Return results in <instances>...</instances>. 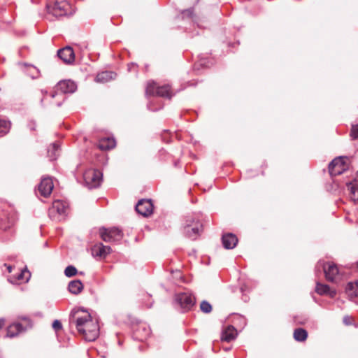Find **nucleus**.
<instances>
[{
	"instance_id": "nucleus-28",
	"label": "nucleus",
	"mask_w": 358,
	"mask_h": 358,
	"mask_svg": "<svg viewBox=\"0 0 358 358\" xmlns=\"http://www.w3.org/2000/svg\"><path fill=\"white\" fill-rule=\"evenodd\" d=\"M10 128V122L5 120H0V137L8 133Z\"/></svg>"
},
{
	"instance_id": "nucleus-5",
	"label": "nucleus",
	"mask_w": 358,
	"mask_h": 358,
	"mask_svg": "<svg viewBox=\"0 0 358 358\" xmlns=\"http://www.w3.org/2000/svg\"><path fill=\"white\" fill-rule=\"evenodd\" d=\"M49 13L55 17H62L73 14L71 5L66 0L55 1L47 6Z\"/></svg>"
},
{
	"instance_id": "nucleus-43",
	"label": "nucleus",
	"mask_w": 358,
	"mask_h": 358,
	"mask_svg": "<svg viewBox=\"0 0 358 358\" xmlns=\"http://www.w3.org/2000/svg\"><path fill=\"white\" fill-rule=\"evenodd\" d=\"M201 66H206V63L204 62H201L200 64Z\"/></svg>"
},
{
	"instance_id": "nucleus-32",
	"label": "nucleus",
	"mask_w": 358,
	"mask_h": 358,
	"mask_svg": "<svg viewBox=\"0 0 358 358\" xmlns=\"http://www.w3.org/2000/svg\"><path fill=\"white\" fill-rule=\"evenodd\" d=\"M350 137L354 140L358 138V124L352 125Z\"/></svg>"
},
{
	"instance_id": "nucleus-34",
	"label": "nucleus",
	"mask_w": 358,
	"mask_h": 358,
	"mask_svg": "<svg viewBox=\"0 0 358 358\" xmlns=\"http://www.w3.org/2000/svg\"><path fill=\"white\" fill-rule=\"evenodd\" d=\"M52 328L56 331H59L62 329V324L60 321L56 320L52 323Z\"/></svg>"
},
{
	"instance_id": "nucleus-14",
	"label": "nucleus",
	"mask_w": 358,
	"mask_h": 358,
	"mask_svg": "<svg viewBox=\"0 0 358 358\" xmlns=\"http://www.w3.org/2000/svg\"><path fill=\"white\" fill-rule=\"evenodd\" d=\"M111 251L110 246L104 245L102 243L95 244L92 248V255L99 258H105Z\"/></svg>"
},
{
	"instance_id": "nucleus-41",
	"label": "nucleus",
	"mask_w": 358,
	"mask_h": 358,
	"mask_svg": "<svg viewBox=\"0 0 358 358\" xmlns=\"http://www.w3.org/2000/svg\"><path fill=\"white\" fill-rule=\"evenodd\" d=\"M5 266H7V269H8V272L10 273L12 271V266L10 265L7 266L6 264H5Z\"/></svg>"
},
{
	"instance_id": "nucleus-4",
	"label": "nucleus",
	"mask_w": 358,
	"mask_h": 358,
	"mask_svg": "<svg viewBox=\"0 0 358 358\" xmlns=\"http://www.w3.org/2000/svg\"><path fill=\"white\" fill-rule=\"evenodd\" d=\"M77 89L76 84L71 80H62L59 81L55 86V90L52 93V98H55L56 96H62V101H58L56 105L59 107L62 106V101L64 100V95L65 94L73 93Z\"/></svg>"
},
{
	"instance_id": "nucleus-37",
	"label": "nucleus",
	"mask_w": 358,
	"mask_h": 358,
	"mask_svg": "<svg viewBox=\"0 0 358 358\" xmlns=\"http://www.w3.org/2000/svg\"><path fill=\"white\" fill-rule=\"evenodd\" d=\"M29 127L31 130H35L36 123L34 122H31L29 124Z\"/></svg>"
},
{
	"instance_id": "nucleus-44",
	"label": "nucleus",
	"mask_w": 358,
	"mask_h": 358,
	"mask_svg": "<svg viewBox=\"0 0 358 358\" xmlns=\"http://www.w3.org/2000/svg\"><path fill=\"white\" fill-rule=\"evenodd\" d=\"M43 99H41V104L43 103Z\"/></svg>"
},
{
	"instance_id": "nucleus-8",
	"label": "nucleus",
	"mask_w": 358,
	"mask_h": 358,
	"mask_svg": "<svg viewBox=\"0 0 358 358\" xmlns=\"http://www.w3.org/2000/svg\"><path fill=\"white\" fill-rule=\"evenodd\" d=\"M348 168L345 158L338 157L334 159L329 164V172L331 176L342 174Z\"/></svg>"
},
{
	"instance_id": "nucleus-6",
	"label": "nucleus",
	"mask_w": 358,
	"mask_h": 358,
	"mask_svg": "<svg viewBox=\"0 0 358 358\" xmlns=\"http://www.w3.org/2000/svg\"><path fill=\"white\" fill-rule=\"evenodd\" d=\"M175 301L183 311L190 310L196 303L194 296L188 292L176 294Z\"/></svg>"
},
{
	"instance_id": "nucleus-33",
	"label": "nucleus",
	"mask_w": 358,
	"mask_h": 358,
	"mask_svg": "<svg viewBox=\"0 0 358 358\" xmlns=\"http://www.w3.org/2000/svg\"><path fill=\"white\" fill-rule=\"evenodd\" d=\"M20 320H22L23 321H25L27 322L26 327L27 328H31L32 327V322L31 320L27 316H21L19 317Z\"/></svg>"
},
{
	"instance_id": "nucleus-22",
	"label": "nucleus",
	"mask_w": 358,
	"mask_h": 358,
	"mask_svg": "<svg viewBox=\"0 0 358 358\" xmlns=\"http://www.w3.org/2000/svg\"><path fill=\"white\" fill-rule=\"evenodd\" d=\"M346 294L351 299L358 296V280L350 282L345 287Z\"/></svg>"
},
{
	"instance_id": "nucleus-31",
	"label": "nucleus",
	"mask_w": 358,
	"mask_h": 358,
	"mask_svg": "<svg viewBox=\"0 0 358 358\" xmlns=\"http://www.w3.org/2000/svg\"><path fill=\"white\" fill-rule=\"evenodd\" d=\"M77 273V269L73 266H68L64 270V274L66 277H73Z\"/></svg>"
},
{
	"instance_id": "nucleus-1",
	"label": "nucleus",
	"mask_w": 358,
	"mask_h": 358,
	"mask_svg": "<svg viewBox=\"0 0 358 358\" xmlns=\"http://www.w3.org/2000/svg\"><path fill=\"white\" fill-rule=\"evenodd\" d=\"M70 324H75L78 331L87 341H93L99 334V326L91 315L83 308H73L69 315Z\"/></svg>"
},
{
	"instance_id": "nucleus-18",
	"label": "nucleus",
	"mask_w": 358,
	"mask_h": 358,
	"mask_svg": "<svg viewBox=\"0 0 358 358\" xmlns=\"http://www.w3.org/2000/svg\"><path fill=\"white\" fill-rule=\"evenodd\" d=\"M315 292L320 295H328L331 298H334L336 294L335 289H331L329 285L318 282L316 283Z\"/></svg>"
},
{
	"instance_id": "nucleus-7",
	"label": "nucleus",
	"mask_w": 358,
	"mask_h": 358,
	"mask_svg": "<svg viewBox=\"0 0 358 358\" xmlns=\"http://www.w3.org/2000/svg\"><path fill=\"white\" fill-rule=\"evenodd\" d=\"M148 95H157L162 97L170 99L171 97L170 87L168 85L159 86L153 81L149 82L145 90Z\"/></svg>"
},
{
	"instance_id": "nucleus-39",
	"label": "nucleus",
	"mask_w": 358,
	"mask_h": 358,
	"mask_svg": "<svg viewBox=\"0 0 358 358\" xmlns=\"http://www.w3.org/2000/svg\"><path fill=\"white\" fill-rule=\"evenodd\" d=\"M5 324V320L3 318H0V330L3 328Z\"/></svg>"
},
{
	"instance_id": "nucleus-21",
	"label": "nucleus",
	"mask_w": 358,
	"mask_h": 358,
	"mask_svg": "<svg viewBox=\"0 0 358 358\" xmlns=\"http://www.w3.org/2000/svg\"><path fill=\"white\" fill-rule=\"evenodd\" d=\"M68 289L71 294L76 295L83 289V285L80 280H74L69 283Z\"/></svg>"
},
{
	"instance_id": "nucleus-35",
	"label": "nucleus",
	"mask_w": 358,
	"mask_h": 358,
	"mask_svg": "<svg viewBox=\"0 0 358 358\" xmlns=\"http://www.w3.org/2000/svg\"><path fill=\"white\" fill-rule=\"evenodd\" d=\"M25 274H27V280H28L29 278L30 277V273L28 271H22L19 275H18V279L19 280H21V279H23L24 278V275Z\"/></svg>"
},
{
	"instance_id": "nucleus-42",
	"label": "nucleus",
	"mask_w": 358,
	"mask_h": 358,
	"mask_svg": "<svg viewBox=\"0 0 358 358\" xmlns=\"http://www.w3.org/2000/svg\"><path fill=\"white\" fill-rule=\"evenodd\" d=\"M188 15H192V11L191 10H187L185 11Z\"/></svg>"
},
{
	"instance_id": "nucleus-11",
	"label": "nucleus",
	"mask_w": 358,
	"mask_h": 358,
	"mask_svg": "<svg viewBox=\"0 0 358 358\" xmlns=\"http://www.w3.org/2000/svg\"><path fill=\"white\" fill-rule=\"evenodd\" d=\"M150 334V329L146 324H139L133 330V337L139 341H144Z\"/></svg>"
},
{
	"instance_id": "nucleus-9",
	"label": "nucleus",
	"mask_w": 358,
	"mask_h": 358,
	"mask_svg": "<svg viewBox=\"0 0 358 358\" xmlns=\"http://www.w3.org/2000/svg\"><path fill=\"white\" fill-rule=\"evenodd\" d=\"M101 176L102 174L99 171L89 170L85 173L84 178L90 188H96L100 185Z\"/></svg>"
},
{
	"instance_id": "nucleus-2",
	"label": "nucleus",
	"mask_w": 358,
	"mask_h": 358,
	"mask_svg": "<svg viewBox=\"0 0 358 358\" xmlns=\"http://www.w3.org/2000/svg\"><path fill=\"white\" fill-rule=\"evenodd\" d=\"M203 225L199 219L195 215H188L183 224V233L190 239L195 240L202 231Z\"/></svg>"
},
{
	"instance_id": "nucleus-24",
	"label": "nucleus",
	"mask_w": 358,
	"mask_h": 358,
	"mask_svg": "<svg viewBox=\"0 0 358 358\" xmlns=\"http://www.w3.org/2000/svg\"><path fill=\"white\" fill-rule=\"evenodd\" d=\"M59 155V145L57 143H54L48 150V156L50 160H55Z\"/></svg>"
},
{
	"instance_id": "nucleus-10",
	"label": "nucleus",
	"mask_w": 358,
	"mask_h": 358,
	"mask_svg": "<svg viewBox=\"0 0 358 358\" xmlns=\"http://www.w3.org/2000/svg\"><path fill=\"white\" fill-rule=\"evenodd\" d=\"M135 209L138 214L148 217L152 213L153 204L150 199H141L136 205Z\"/></svg>"
},
{
	"instance_id": "nucleus-12",
	"label": "nucleus",
	"mask_w": 358,
	"mask_h": 358,
	"mask_svg": "<svg viewBox=\"0 0 358 358\" xmlns=\"http://www.w3.org/2000/svg\"><path fill=\"white\" fill-rule=\"evenodd\" d=\"M54 188L52 180L50 177L43 178L38 185V191L41 196L48 197L50 195Z\"/></svg>"
},
{
	"instance_id": "nucleus-45",
	"label": "nucleus",
	"mask_w": 358,
	"mask_h": 358,
	"mask_svg": "<svg viewBox=\"0 0 358 358\" xmlns=\"http://www.w3.org/2000/svg\"><path fill=\"white\" fill-rule=\"evenodd\" d=\"M357 268H358V262H357Z\"/></svg>"
},
{
	"instance_id": "nucleus-38",
	"label": "nucleus",
	"mask_w": 358,
	"mask_h": 358,
	"mask_svg": "<svg viewBox=\"0 0 358 358\" xmlns=\"http://www.w3.org/2000/svg\"><path fill=\"white\" fill-rule=\"evenodd\" d=\"M8 222H9V224L8 226H6L4 227L1 226L0 227L3 229L4 230H6L7 229H8L10 227V225H12L13 224V220H12V221L9 220Z\"/></svg>"
},
{
	"instance_id": "nucleus-3",
	"label": "nucleus",
	"mask_w": 358,
	"mask_h": 358,
	"mask_svg": "<svg viewBox=\"0 0 358 358\" xmlns=\"http://www.w3.org/2000/svg\"><path fill=\"white\" fill-rule=\"evenodd\" d=\"M69 212L67 202L60 200L55 201L49 209V216L55 221L60 222L65 219Z\"/></svg>"
},
{
	"instance_id": "nucleus-25",
	"label": "nucleus",
	"mask_w": 358,
	"mask_h": 358,
	"mask_svg": "<svg viewBox=\"0 0 358 358\" xmlns=\"http://www.w3.org/2000/svg\"><path fill=\"white\" fill-rule=\"evenodd\" d=\"M114 73L111 71H103L96 75V80L100 83H106L113 78Z\"/></svg>"
},
{
	"instance_id": "nucleus-27",
	"label": "nucleus",
	"mask_w": 358,
	"mask_h": 358,
	"mask_svg": "<svg viewBox=\"0 0 358 358\" xmlns=\"http://www.w3.org/2000/svg\"><path fill=\"white\" fill-rule=\"evenodd\" d=\"M108 231L113 236V240L115 241H120L123 237V233L122 230L117 227H111L108 229Z\"/></svg>"
},
{
	"instance_id": "nucleus-20",
	"label": "nucleus",
	"mask_w": 358,
	"mask_h": 358,
	"mask_svg": "<svg viewBox=\"0 0 358 358\" xmlns=\"http://www.w3.org/2000/svg\"><path fill=\"white\" fill-rule=\"evenodd\" d=\"M115 141L113 138L106 137L101 138L98 144V148L101 150H107L115 147Z\"/></svg>"
},
{
	"instance_id": "nucleus-13",
	"label": "nucleus",
	"mask_w": 358,
	"mask_h": 358,
	"mask_svg": "<svg viewBox=\"0 0 358 358\" xmlns=\"http://www.w3.org/2000/svg\"><path fill=\"white\" fill-rule=\"evenodd\" d=\"M58 57L67 64H72L75 60V54L73 48L70 46H66L57 51Z\"/></svg>"
},
{
	"instance_id": "nucleus-36",
	"label": "nucleus",
	"mask_w": 358,
	"mask_h": 358,
	"mask_svg": "<svg viewBox=\"0 0 358 358\" xmlns=\"http://www.w3.org/2000/svg\"><path fill=\"white\" fill-rule=\"evenodd\" d=\"M127 69L129 71H136L137 65L135 63H130L127 65Z\"/></svg>"
},
{
	"instance_id": "nucleus-17",
	"label": "nucleus",
	"mask_w": 358,
	"mask_h": 358,
	"mask_svg": "<svg viewBox=\"0 0 358 358\" xmlns=\"http://www.w3.org/2000/svg\"><path fill=\"white\" fill-rule=\"evenodd\" d=\"M26 330L27 327H24L19 322H15L8 327L6 336L10 338H13Z\"/></svg>"
},
{
	"instance_id": "nucleus-30",
	"label": "nucleus",
	"mask_w": 358,
	"mask_h": 358,
	"mask_svg": "<svg viewBox=\"0 0 358 358\" xmlns=\"http://www.w3.org/2000/svg\"><path fill=\"white\" fill-rule=\"evenodd\" d=\"M200 309L204 313H210L212 311V306L204 300L200 304Z\"/></svg>"
},
{
	"instance_id": "nucleus-15",
	"label": "nucleus",
	"mask_w": 358,
	"mask_h": 358,
	"mask_svg": "<svg viewBox=\"0 0 358 358\" xmlns=\"http://www.w3.org/2000/svg\"><path fill=\"white\" fill-rule=\"evenodd\" d=\"M325 277L328 281L334 282L338 274V267L332 263L322 264Z\"/></svg>"
},
{
	"instance_id": "nucleus-29",
	"label": "nucleus",
	"mask_w": 358,
	"mask_h": 358,
	"mask_svg": "<svg viewBox=\"0 0 358 358\" xmlns=\"http://www.w3.org/2000/svg\"><path fill=\"white\" fill-rule=\"evenodd\" d=\"M350 190V196L352 200H358V186L356 184L350 183L348 185Z\"/></svg>"
},
{
	"instance_id": "nucleus-16",
	"label": "nucleus",
	"mask_w": 358,
	"mask_h": 358,
	"mask_svg": "<svg viewBox=\"0 0 358 358\" xmlns=\"http://www.w3.org/2000/svg\"><path fill=\"white\" fill-rule=\"evenodd\" d=\"M223 246L225 249L230 250L234 248L238 243V238L231 233L224 234L222 237Z\"/></svg>"
},
{
	"instance_id": "nucleus-19",
	"label": "nucleus",
	"mask_w": 358,
	"mask_h": 358,
	"mask_svg": "<svg viewBox=\"0 0 358 358\" xmlns=\"http://www.w3.org/2000/svg\"><path fill=\"white\" fill-rule=\"evenodd\" d=\"M236 336V329L233 326L229 325L222 331L221 339L222 341L230 342L234 340Z\"/></svg>"
},
{
	"instance_id": "nucleus-40",
	"label": "nucleus",
	"mask_w": 358,
	"mask_h": 358,
	"mask_svg": "<svg viewBox=\"0 0 358 358\" xmlns=\"http://www.w3.org/2000/svg\"><path fill=\"white\" fill-rule=\"evenodd\" d=\"M246 289H247V287H246V285H242V286L241 287V288H240V290H241V292L242 293H243L245 291H246Z\"/></svg>"
},
{
	"instance_id": "nucleus-23",
	"label": "nucleus",
	"mask_w": 358,
	"mask_h": 358,
	"mask_svg": "<svg viewBox=\"0 0 358 358\" xmlns=\"http://www.w3.org/2000/svg\"><path fill=\"white\" fill-rule=\"evenodd\" d=\"M294 338L298 342H303L308 338V332L303 328H297L294 331Z\"/></svg>"
},
{
	"instance_id": "nucleus-26",
	"label": "nucleus",
	"mask_w": 358,
	"mask_h": 358,
	"mask_svg": "<svg viewBox=\"0 0 358 358\" xmlns=\"http://www.w3.org/2000/svg\"><path fill=\"white\" fill-rule=\"evenodd\" d=\"M99 235L101 239L105 242H116L115 240H113V236L108 231V228L101 227L99 229Z\"/></svg>"
}]
</instances>
